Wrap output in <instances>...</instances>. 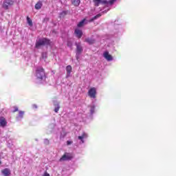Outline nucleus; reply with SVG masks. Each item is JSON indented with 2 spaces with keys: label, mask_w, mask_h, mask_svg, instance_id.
Instances as JSON below:
<instances>
[{
  "label": "nucleus",
  "mask_w": 176,
  "mask_h": 176,
  "mask_svg": "<svg viewBox=\"0 0 176 176\" xmlns=\"http://www.w3.org/2000/svg\"><path fill=\"white\" fill-rule=\"evenodd\" d=\"M36 76L38 79L43 80L46 76V74H45V69H43V67H37L36 69Z\"/></svg>",
  "instance_id": "obj_1"
},
{
  "label": "nucleus",
  "mask_w": 176,
  "mask_h": 176,
  "mask_svg": "<svg viewBox=\"0 0 176 176\" xmlns=\"http://www.w3.org/2000/svg\"><path fill=\"white\" fill-rule=\"evenodd\" d=\"M45 45H50V40L45 38L38 39V41L36 42L35 48L39 49L41 46H45Z\"/></svg>",
  "instance_id": "obj_2"
},
{
  "label": "nucleus",
  "mask_w": 176,
  "mask_h": 176,
  "mask_svg": "<svg viewBox=\"0 0 176 176\" xmlns=\"http://www.w3.org/2000/svg\"><path fill=\"white\" fill-rule=\"evenodd\" d=\"M14 5V1L13 0H4L2 4L3 9L5 10H8L9 9V6H13Z\"/></svg>",
  "instance_id": "obj_3"
},
{
  "label": "nucleus",
  "mask_w": 176,
  "mask_h": 176,
  "mask_svg": "<svg viewBox=\"0 0 176 176\" xmlns=\"http://www.w3.org/2000/svg\"><path fill=\"white\" fill-rule=\"evenodd\" d=\"M74 156L69 153H65V155L60 158L59 162H67V160H72Z\"/></svg>",
  "instance_id": "obj_4"
},
{
  "label": "nucleus",
  "mask_w": 176,
  "mask_h": 176,
  "mask_svg": "<svg viewBox=\"0 0 176 176\" xmlns=\"http://www.w3.org/2000/svg\"><path fill=\"white\" fill-rule=\"evenodd\" d=\"M88 96L90 97V98H96L97 96V89H96V87H91L88 91Z\"/></svg>",
  "instance_id": "obj_5"
},
{
  "label": "nucleus",
  "mask_w": 176,
  "mask_h": 176,
  "mask_svg": "<svg viewBox=\"0 0 176 176\" xmlns=\"http://www.w3.org/2000/svg\"><path fill=\"white\" fill-rule=\"evenodd\" d=\"M76 54H82V52H83V47L80 45V43H76Z\"/></svg>",
  "instance_id": "obj_6"
},
{
  "label": "nucleus",
  "mask_w": 176,
  "mask_h": 176,
  "mask_svg": "<svg viewBox=\"0 0 176 176\" xmlns=\"http://www.w3.org/2000/svg\"><path fill=\"white\" fill-rule=\"evenodd\" d=\"M93 2L94 3V6H100V3H104V5L108 3V1L107 0H93Z\"/></svg>",
  "instance_id": "obj_7"
},
{
  "label": "nucleus",
  "mask_w": 176,
  "mask_h": 176,
  "mask_svg": "<svg viewBox=\"0 0 176 176\" xmlns=\"http://www.w3.org/2000/svg\"><path fill=\"white\" fill-rule=\"evenodd\" d=\"M103 57H104L107 61H112L113 60L112 55L109 54L108 52H104Z\"/></svg>",
  "instance_id": "obj_8"
},
{
  "label": "nucleus",
  "mask_w": 176,
  "mask_h": 176,
  "mask_svg": "<svg viewBox=\"0 0 176 176\" xmlns=\"http://www.w3.org/2000/svg\"><path fill=\"white\" fill-rule=\"evenodd\" d=\"M1 173L3 176H9L11 174L10 169L6 168L3 170H1Z\"/></svg>",
  "instance_id": "obj_9"
},
{
  "label": "nucleus",
  "mask_w": 176,
  "mask_h": 176,
  "mask_svg": "<svg viewBox=\"0 0 176 176\" xmlns=\"http://www.w3.org/2000/svg\"><path fill=\"white\" fill-rule=\"evenodd\" d=\"M8 124V122H6V119L3 117H0V126L1 127H5Z\"/></svg>",
  "instance_id": "obj_10"
},
{
  "label": "nucleus",
  "mask_w": 176,
  "mask_h": 176,
  "mask_svg": "<svg viewBox=\"0 0 176 176\" xmlns=\"http://www.w3.org/2000/svg\"><path fill=\"white\" fill-rule=\"evenodd\" d=\"M74 33L76 34V35L77 38H78V39H80V38H82V35H83L82 30H80L79 29H76L74 31Z\"/></svg>",
  "instance_id": "obj_11"
},
{
  "label": "nucleus",
  "mask_w": 176,
  "mask_h": 176,
  "mask_svg": "<svg viewBox=\"0 0 176 176\" xmlns=\"http://www.w3.org/2000/svg\"><path fill=\"white\" fill-rule=\"evenodd\" d=\"M85 42H86L89 45H94V43H96V40L94 38H86L85 39Z\"/></svg>",
  "instance_id": "obj_12"
},
{
  "label": "nucleus",
  "mask_w": 176,
  "mask_h": 176,
  "mask_svg": "<svg viewBox=\"0 0 176 176\" xmlns=\"http://www.w3.org/2000/svg\"><path fill=\"white\" fill-rule=\"evenodd\" d=\"M67 75L69 76L71 75V72H72V67L71 65H67L66 67Z\"/></svg>",
  "instance_id": "obj_13"
},
{
  "label": "nucleus",
  "mask_w": 176,
  "mask_h": 176,
  "mask_svg": "<svg viewBox=\"0 0 176 176\" xmlns=\"http://www.w3.org/2000/svg\"><path fill=\"white\" fill-rule=\"evenodd\" d=\"M83 138H87V134L86 133H83L81 136H78V140H80L82 144L85 142V140H83Z\"/></svg>",
  "instance_id": "obj_14"
},
{
  "label": "nucleus",
  "mask_w": 176,
  "mask_h": 176,
  "mask_svg": "<svg viewBox=\"0 0 176 176\" xmlns=\"http://www.w3.org/2000/svg\"><path fill=\"white\" fill-rule=\"evenodd\" d=\"M71 2L74 6H78L80 5V0H71Z\"/></svg>",
  "instance_id": "obj_15"
},
{
  "label": "nucleus",
  "mask_w": 176,
  "mask_h": 176,
  "mask_svg": "<svg viewBox=\"0 0 176 176\" xmlns=\"http://www.w3.org/2000/svg\"><path fill=\"white\" fill-rule=\"evenodd\" d=\"M42 1H38L36 3V4L34 6L35 9H36V10H39V9H41L42 8Z\"/></svg>",
  "instance_id": "obj_16"
},
{
  "label": "nucleus",
  "mask_w": 176,
  "mask_h": 176,
  "mask_svg": "<svg viewBox=\"0 0 176 176\" xmlns=\"http://www.w3.org/2000/svg\"><path fill=\"white\" fill-rule=\"evenodd\" d=\"M101 16V14H98L97 15L94 16L93 18H91L89 21L91 23L94 21V20H97V19H100V16Z\"/></svg>",
  "instance_id": "obj_17"
},
{
  "label": "nucleus",
  "mask_w": 176,
  "mask_h": 176,
  "mask_svg": "<svg viewBox=\"0 0 176 176\" xmlns=\"http://www.w3.org/2000/svg\"><path fill=\"white\" fill-rule=\"evenodd\" d=\"M27 21H28V23L29 24L30 27H32V25H33L32 20H31L30 16H27Z\"/></svg>",
  "instance_id": "obj_18"
},
{
  "label": "nucleus",
  "mask_w": 176,
  "mask_h": 176,
  "mask_svg": "<svg viewBox=\"0 0 176 176\" xmlns=\"http://www.w3.org/2000/svg\"><path fill=\"white\" fill-rule=\"evenodd\" d=\"M84 24H85V19L80 21L77 25H78V27H83Z\"/></svg>",
  "instance_id": "obj_19"
},
{
  "label": "nucleus",
  "mask_w": 176,
  "mask_h": 176,
  "mask_svg": "<svg viewBox=\"0 0 176 176\" xmlns=\"http://www.w3.org/2000/svg\"><path fill=\"white\" fill-rule=\"evenodd\" d=\"M23 116H24V111H19V118H23Z\"/></svg>",
  "instance_id": "obj_20"
},
{
  "label": "nucleus",
  "mask_w": 176,
  "mask_h": 176,
  "mask_svg": "<svg viewBox=\"0 0 176 176\" xmlns=\"http://www.w3.org/2000/svg\"><path fill=\"white\" fill-rule=\"evenodd\" d=\"M50 20L49 17H45L43 20V23H48V21Z\"/></svg>",
  "instance_id": "obj_21"
},
{
  "label": "nucleus",
  "mask_w": 176,
  "mask_h": 176,
  "mask_svg": "<svg viewBox=\"0 0 176 176\" xmlns=\"http://www.w3.org/2000/svg\"><path fill=\"white\" fill-rule=\"evenodd\" d=\"M65 14H67V12L63 11V12L60 14V17H64V16H65Z\"/></svg>",
  "instance_id": "obj_22"
},
{
  "label": "nucleus",
  "mask_w": 176,
  "mask_h": 176,
  "mask_svg": "<svg viewBox=\"0 0 176 176\" xmlns=\"http://www.w3.org/2000/svg\"><path fill=\"white\" fill-rule=\"evenodd\" d=\"M58 111H60V106H58L54 109V112H56V113H57Z\"/></svg>",
  "instance_id": "obj_23"
},
{
  "label": "nucleus",
  "mask_w": 176,
  "mask_h": 176,
  "mask_svg": "<svg viewBox=\"0 0 176 176\" xmlns=\"http://www.w3.org/2000/svg\"><path fill=\"white\" fill-rule=\"evenodd\" d=\"M17 111H19V108L17 107H14V110H13V113H14V112H17Z\"/></svg>",
  "instance_id": "obj_24"
},
{
  "label": "nucleus",
  "mask_w": 176,
  "mask_h": 176,
  "mask_svg": "<svg viewBox=\"0 0 176 176\" xmlns=\"http://www.w3.org/2000/svg\"><path fill=\"white\" fill-rule=\"evenodd\" d=\"M67 46H68L69 47H72V43L71 41H68V42H67Z\"/></svg>",
  "instance_id": "obj_25"
},
{
  "label": "nucleus",
  "mask_w": 176,
  "mask_h": 176,
  "mask_svg": "<svg viewBox=\"0 0 176 176\" xmlns=\"http://www.w3.org/2000/svg\"><path fill=\"white\" fill-rule=\"evenodd\" d=\"M42 176H50V174H49L47 171H45Z\"/></svg>",
  "instance_id": "obj_26"
},
{
  "label": "nucleus",
  "mask_w": 176,
  "mask_h": 176,
  "mask_svg": "<svg viewBox=\"0 0 176 176\" xmlns=\"http://www.w3.org/2000/svg\"><path fill=\"white\" fill-rule=\"evenodd\" d=\"M72 143H73L72 141L68 140V141L67 142V145H71V144H72Z\"/></svg>",
  "instance_id": "obj_27"
},
{
  "label": "nucleus",
  "mask_w": 176,
  "mask_h": 176,
  "mask_svg": "<svg viewBox=\"0 0 176 176\" xmlns=\"http://www.w3.org/2000/svg\"><path fill=\"white\" fill-rule=\"evenodd\" d=\"M91 112L92 113H94V107H91Z\"/></svg>",
  "instance_id": "obj_28"
},
{
  "label": "nucleus",
  "mask_w": 176,
  "mask_h": 176,
  "mask_svg": "<svg viewBox=\"0 0 176 176\" xmlns=\"http://www.w3.org/2000/svg\"><path fill=\"white\" fill-rule=\"evenodd\" d=\"M115 1H116V0H111L109 1L110 5H112V3H113V2H115Z\"/></svg>",
  "instance_id": "obj_29"
},
{
  "label": "nucleus",
  "mask_w": 176,
  "mask_h": 176,
  "mask_svg": "<svg viewBox=\"0 0 176 176\" xmlns=\"http://www.w3.org/2000/svg\"><path fill=\"white\" fill-rule=\"evenodd\" d=\"M33 108H37L36 105V104H34V105H33Z\"/></svg>",
  "instance_id": "obj_30"
},
{
  "label": "nucleus",
  "mask_w": 176,
  "mask_h": 176,
  "mask_svg": "<svg viewBox=\"0 0 176 176\" xmlns=\"http://www.w3.org/2000/svg\"><path fill=\"white\" fill-rule=\"evenodd\" d=\"M76 58H77V60H79V57L77 56Z\"/></svg>",
  "instance_id": "obj_31"
},
{
  "label": "nucleus",
  "mask_w": 176,
  "mask_h": 176,
  "mask_svg": "<svg viewBox=\"0 0 176 176\" xmlns=\"http://www.w3.org/2000/svg\"><path fill=\"white\" fill-rule=\"evenodd\" d=\"M0 164H2V162L0 161Z\"/></svg>",
  "instance_id": "obj_32"
}]
</instances>
